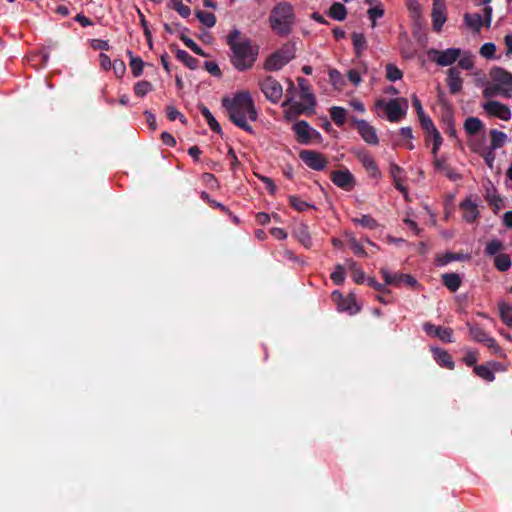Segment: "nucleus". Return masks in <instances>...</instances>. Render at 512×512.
<instances>
[{
	"mask_svg": "<svg viewBox=\"0 0 512 512\" xmlns=\"http://www.w3.org/2000/svg\"><path fill=\"white\" fill-rule=\"evenodd\" d=\"M221 103L234 125L249 134L255 133L248 120L256 121L258 113L249 91H239L232 98L223 97Z\"/></svg>",
	"mask_w": 512,
	"mask_h": 512,
	"instance_id": "nucleus-1",
	"label": "nucleus"
},
{
	"mask_svg": "<svg viewBox=\"0 0 512 512\" xmlns=\"http://www.w3.org/2000/svg\"><path fill=\"white\" fill-rule=\"evenodd\" d=\"M227 45L231 50L230 62L236 70L243 72L253 67L259 47L248 37L242 36L238 29H234L227 36Z\"/></svg>",
	"mask_w": 512,
	"mask_h": 512,
	"instance_id": "nucleus-2",
	"label": "nucleus"
},
{
	"mask_svg": "<svg viewBox=\"0 0 512 512\" xmlns=\"http://www.w3.org/2000/svg\"><path fill=\"white\" fill-rule=\"evenodd\" d=\"M270 29L279 37L290 35L297 23L293 5L286 1L277 3L268 17Z\"/></svg>",
	"mask_w": 512,
	"mask_h": 512,
	"instance_id": "nucleus-3",
	"label": "nucleus"
},
{
	"mask_svg": "<svg viewBox=\"0 0 512 512\" xmlns=\"http://www.w3.org/2000/svg\"><path fill=\"white\" fill-rule=\"evenodd\" d=\"M296 45L295 42L288 41L283 44L277 51L268 56L264 62L266 71H278L295 58Z\"/></svg>",
	"mask_w": 512,
	"mask_h": 512,
	"instance_id": "nucleus-4",
	"label": "nucleus"
},
{
	"mask_svg": "<svg viewBox=\"0 0 512 512\" xmlns=\"http://www.w3.org/2000/svg\"><path fill=\"white\" fill-rule=\"evenodd\" d=\"M297 82L300 88V98L306 102L307 105L295 102L292 106V109L296 114H311L314 112V107L316 106V98L311 92L310 84L308 80L303 77H299Z\"/></svg>",
	"mask_w": 512,
	"mask_h": 512,
	"instance_id": "nucleus-5",
	"label": "nucleus"
},
{
	"mask_svg": "<svg viewBox=\"0 0 512 512\" xmlns=\"http://www.w3.org/2000/svg\"><path fill=\"white\" fill-rule=\"evenodd\" d=\"M377 107H383L390 122L400 121L406 114L408 100L406 98H396L385 102L380 99L376 103Z\"/></svg>",
	"mask_w": 512,
	"mask_h": 512,
	"instance_id": "nucleus-6",
	"label": "nucleus"
},
{
	"mask_svg": "<svg viewBox=\"0 0 512 512\" xmlns=\"http://www.w3.org/2000/svg\"><path fill=\"white\" fill-rule=\"evenodd\" d=\"M431 61L439 66L446 67L454 64L461 56V49L448 48L446 50L430 49L427 52Z\"/></svg>",
	"mask_w": 512,
	"mask_h": 512,
	"instance_id": "nucleus-7",
	"label": "nucleus"
},
{
	"mask_svg": "<svg viewBox=\"0 0 512 512\" xmlns=\"http://www.w3.org/2000/svg\"><path fill=\"white\" fill-rule=\"evenodd\" d=\"M259 87L266 99L272 103H277L282 98L283 88L272 76H267L259 82Z\"/></svg>",
	"mask_w": 512,
	"mask_h": 512,
	"instance_id": "nucleus-8",
	"label": "nucleus"
},
{
	"mask_svg": "<svg viewBox=\"0 0 512 512\" xmlns=\"http://www.w3.org/2000/svg\"><path fill=\"white\" fill-rule=\"evenodd\" d=\"M490 77L496 85H499L504 97L511 96L512 74L509 71L501 67H495L490 71Z\"/></svg>",
	"mask_w": 512,
	"mask_h": 512,
	"instance_id": "nucleus-9",
	"label": "nucleus"
},
{
	"mask_svg": "<svg viewBox=\"0 0 512 512\" xmlns=\"http://www.w3.org/2000/svg\"><path fill=\"white\" fill-rule=\"evenodd\" d=\"M353 154L363 165L370 177L378 179L381 177V172L378 165L371 154L364 148L353 149Z\"/></svg>",
	"mask_w": 512,
	"mask_h": 512,
	"instance_id": "nucleus-10",
	"label": "nucleus"
},
{
	"mask_svg": "<svg viewBox=\"0 0 512 512\" xmlns=\"http://www.w3.org/2000/svg\"><path fill=\"white\" fill-rule=\"evenodd\" d=\"M351 123L355 126L362 139L370 145H378L379 138L376 129L365 120L357 119L352 116Z\"/></svg>",
	"mask_w": 512,
	"mask_h": 512,
	"instance_id": "nucleus-11",
	"label": "nucleus"
},
{
	"mask_svg": "<svg viewBox=\"0 0 512 512\" xmlns=\"http://www.w3.org/2000/svg\"><path fill=\"white\" fill-rule=\"evenodd\" d=\"M299 158L311 169L322 171L327 166V159L325 156L314 150H302L299 153Z\"/></svg>",
	"mask_w": 512,
	"mask_h": 512,
	"instance_id": "nucleus-12",
	"label": "nucleus"
},
{
	"mask_svg": "<svg viewBox=\"0 0 512 512\" xmlns=\"http://www.w3.org/2000/svg\"><path fill=\"white\" fill-rule=\"evenodd\" d=\"M330 179L337 187L345 191H351L356 184L354 175L347 168L332 171Z\"/></svg>",
	"mask_w": 512,
	"mask_h": 512,
	"instance_id": "nucleus-13",
	"label": "nucleus"
},
{
	"mask_svg": "<svg viewBox=\"0 0 512 512\" xmlns=\"http://www.w3.org/2000/svg\"><path fill=\"white\" fill-rule=\"evenodd\" d=\"M292 129L297 136V141L301 144H309L312 138L320 137V133L317 130L311 128L308 122L304 120L296 122Z\"/></svg>",
	"mask_w": 512,
	"mask_h": 512,
	"instance_id": "nucleus-14",
	"label": "nucleus"
},
{
	"mask_svg": "<svg viewBox=\"0 0 512 512\" xmlns=\"http://www.w3.org/2000/svg\"><path fill=\"white\" fill-rule=\"evenodd\" d=\"M485 112L491 116L499 118L503 121H508L511 118L510 108L496 100H490L482 105Z\"/></svg>",
	"mask_w": 512,
	"mask_h": 512,
	"instance_id": "nucleus-15",
	"label": "nucleus"
},
{
	"mask_svg": "<svg viewBox=\"0 0 512 512\" xmlns=\"http://www.w3.org/2000/svg\"><path fill=\"white\" fill-rule=\"evenodd\" d=\"M380 273L387 285L400 286L402 283H404L407 286L412 287L417 283L416 279L409 274H403V273L391 274L386 268H382L380 270Z\"/></svg>",
	"mask_w": 512,
	"mask_h": 512,
	"instance_id": "nucleus-16",
	"label": "nucleus"
},
{
	"mask_svg": "<svg viewBox=\"0 0 512 512\" xmlns=\"http://www.w3.org/2000/svg\"><path fill=\"white\" fill-rule=\"evenodd\" d=\"M445 82L451 94L456 95L462 91L463 79L458 68L450 67L447 70Z\"/></svg>",
	"mask_w": 512,
	"mask_h": 512,
	"instance_id": "nucleus-17",
	"label": "nucleus"
},
{
	"mask_svg": "<svg viewBox=\"0 0 512 512\" xmlns=\"http://www.w3.org/2000/svg\"><path fill=\"white\" fill-rule=\"evenodd\" d=\"M423 329L428 335L437 337L443 342H453V330L451 328L435 326L432 323L426 322L423 325Z\"/></svg>",
	"mask_w": 512,
	"mask_h": 512,
	"instance_id": "nucleus-18",
	"label": "nucleus"
},
{
	"mask_svg": "<svg viewBox=\"0 0 512 512\" xmlns=\"http://www.w3.org/2000/svg\"><path fill=\"white\" fill-rule=\"evenodd\" d=\"M431 16L433 30L440 32L446 22L445 5L439 1H434Z\"/></svg>",
	"mask_w": 512,
	"mask_h": 512,
	"instance_id": "nucleus-19",
	"label": "nucleus"
},
{
	"mask_svg": "<svg viewBox=\"0 0 512 512\" xmlns=\"http://www.w3.org/2000/svg\"><path fill=\"white\" fill-rule=\"evenodd\" d=\"M434 167L437 171L442 172L451 181H458L462 179V175L451 168L445 159L435 158Z\"/></svg>",
	"mask_w": 512,
	"mask_h": 512,
	"instance_id": "nucleus-20",
	"label": "nucleus"
},
{
	"mask_svg": "<svg viewBox=\"0 0 512 512\" xmlns=\"http://www.w3.org/2000/svg\"><path fill=\"white\" fill-rule=\"evenodd\" d=\"M431 352L434 360L444 368L449 370L454 369V362L452 360L451 355L442 348H431Z\"/></svg>",
	"mask_w": 512,
	"mask_h": 512,
	"instance_id": "nucleus-21",
	"label": "nucleus"
},
{
	"mask_svg": "<svg viewBox=\"0 0 512 512\" xmlns=\"http://www.w3.org/2000/svg\"><path fill=\"white\" fill-rule=\"evenodd\" d=\"M460 209L463 211V219L468 223L474 222L479 216L477 205L469 198L461 202Z\"/></svg>",
	"mask_w": 512,
	"mask_h": 512,
	"instance_id": "nucleus-22",
	"label": "nucleus"
},
{
	"mask_svg": "<svg viewBox=\"0 0 512 512\" xmlns=\"http://www.w3.org/2000/svg\"><path fill=\"white\" fill-rule=\"evenodd\" d=\"M332 295L334 297L337 295L339 297V299L341 300L338 305H339V308L342 311H346V312H348L351 315L356 314L357 312H359L360 308L358 307V305L356 303V300H355V297L353 295H349L346 298H344L342 296V294H340V293H338L336 291L333 292Z\"/></svg>",
	"mask_w": 512,
	"mask_h": 512,
	"instance_id": "nucleus-23",
	"label": "nucleus"
},
{
	"mask_svg": "<svg viewBox=\"0 0 512 512\" xmlns=\"http://www.w3.org/2000/svg\"><path fill=\"white\" fill-rule=\"evenodd\" d=\"M170 48L175 50L176 58L183 62L189 69L195 70L198 68V59L192 57L187 51L179 49L175 44H172Z\"/></svg>",
	"mask_w": 512,
	"mask_h": 512,
	"instance_id": "nucleus-24",
	"label": "nucleus"
},
{
	"mask_svg": "<svg viewBox=\"0 0 512 512\" xmlns=\"http://www.w3.org/2000/svg\"><path fill=\"white\" fill-rule=\"evenodd\" d=\"M294 235L303 246L306 248H311L312 239L310 236L309 228L306 224L300 223L297 225L294 229Z\"/></svg>",
	"mask_w": 512,
	"mask_h": 512,
	"instance_id": "nucleus-25",
	"label": "nucleus"
},
{
	"mask_svg": "<svg viewBox=\"0 0 512 512\" xmlns=\"http://www.w3.org/2000/svg\"><path fill=\"white\" fill-rule=\"evenodd\" d=\"M198 108H199V111L202 114V116L207 121V124L210 127V129L213 132L221 135L222 134V128H221L220 124L217 122V120L215 119V117L212 115L210 110L204 104H202V103H200L198 105Z\"/></svg>",
	"mask_w": 512,
	"mask_h": 512,
	"instance_id": "nucleus-26",
	"label": "nucleus"
},
{
	"mask_svg": "<svg viewBox=\"0 0 512 512\" xmlns=\"http://www.w3.org/2000/svg\"><path fill=\"white\" fill-rule=\"evenodd\" d=\"M352 44L356 57L360 58L363 52L367 49L368 44L366 37L363 33L353 32L351 34Z\"/></svg>",
	"mask_w": 512,
	"mask_h": 512,
	"instance_id": "nucleus-27",
	"label": "nucleus"
},
{
	"mask_svg": "<svg viewBox=\"0 0 512 512\" xmlns=\"http://www.w3.org/2000/svg\"><path fill=\"white\" fill-rule=\"evenodd\" d=\"M442 283L451 292H456L460 288L462 280L457 273H445L442 275Z\"/></svg>",
	"mask_w": 512,
	"mask_h": 512,
	"instance_id": "nucleus-28",
	"label": "nucleus"
},
{
	"mask_svg": "<svg viewBox=\"0 0 512 512\" xmlns=\"http://www.w3.org/2000/svg\"><path fill=\"white\" fill-rule=\"evenodd\" d=\"M465 24L472 28L474 31L479 32L480 29L485 26V22L479 13H466L464 15Z\"/></svg>",
	"mask_w": 512,
	"mask_h": 512,
	"instance_id": "nucleus-29",
	"label": "nucleus"
},
{
	"mask_svg": "<svg viewBox=\"0 0 512 512\" xmlns=\"http://www.w3.org/2000/svg\"><path fill=\"white\" fill-rule=\"evenodd\" d=\"M483 128V122L477 117H468L464 122V129L469 135H475Z\"/></svg>",
	"mask_w": 512,
	"mask_h": 512,
	"instance_id": "nucleus-30",
	"label": "nucleus"
},
{
	"mask_svg": "<svg viewBox=\"0 0 512 512\" xmlns=\"http://www.w3.org/2000/svg\"><path fill=\"white\" fill-rule=\"evenodd\" d=\"M330 117L338 127H342L347 120V111L343 107L333 106L330 108Z\"/></svg>",
	"mask_w": 512,
	"mask_h": 512,
	"instance_id": "nucleus-31",
	"label": "nucleus"
},
{
	"mask_svg": "<svg viewBox=\"0 0 512 512\" xmlns=\"http://www.w3.org/2000/svg\"><path fill=\"white\" fill-rule=\"evenodd\" d=\"M328 16L334 20L343 21L347 16V9L342 3L335 2L329 8Z\"/></svg>",
	"mask_w": 512,
	"mask_h": 512,
	"instance_id": "nucleus-32",
	"label": "nucleus"
},
{
	"mask_svg": "<svg viewBox=\"0 0 512 512\" xmlns=\"http://www.w3.org/2000/svg\"><path fill=\"white\" fill-rule=\"evenodd\" d=\"M467 325L469 327V334L474 341L485 344L490 338L487 332L479 325H471L469 323Z\"/></svg>",
	"mask_w": 512,
	"mask_h": 512,
	"instance_id": "nucleus-33",
	"label": "nucleus"
},
{
	"mask_svg": "<svg viewBox=\"0 0 512 512\" xmlns=\"http://www.w3.org/2000/svg\"><path fill=\"white\" fill-rule=\"evenodd\" d=\"M499 316L502 322L508 327L512 328V306L507 302H500L499 305Z\"/></svg>",
	"mask_w": 512,
	"mask_h": 512,
	"instance_id": "nucleus-34",
	"label": "nucleus"
},
{
	"mask_svg": "<svg viewBox=\"0 0 512 512\" xmlns=\"http://www.w3.org/2000/svg\"><path fill=\"white\" fill-rule=\"evenodd\" d=\"M348 269L351 271V276L357 284H363L365 281V273L357 262L347 260Z\"/></svg>",
	"mask_w": 512,
	"mask_h": 512,
	"instance_id": "nucleus-35",
	"label": "nucleus"
},
{
	"mask_svg": "<svg viewBox=\"0 0 512 512\" xmlns=\"http://www.w3.org/2000/svg\"><path fill=\"white\" fill-rule=\"evenodd\" d=\"M473 371L478 377L485 381L492 382L495 379V374L488 363L474 366Z\"/></svg>",
	"mask_w": 512,
	"mask_h": 512,
	"instance_id": "nucleus-36",
	"label": "nucleus"
},
{
	"mask_svg": "<svg viewBox=\"0 0 512 512\" xmlns=\"http://www.w3.org/2000/svg\"><path fill=\"white\" fill-rule=\"evenodd\" d=\"M491 136V150L501 148L506 142L507 135L504 132L493 129L490 131Z\"/></svg>",
	"mask_w": 512,
	"mask_h": 512,
	"instance_id": "nucleus-37",
	"label": "nucleus"
},
{
	"mask_svg": "<svg viewBox=\"0 0 512 512\" xmlns=\"http://www.w3.org/2000/svg\"><path fill=\"white\" fill-rule=\"evenodd\" d=\"M167 5L169 8L177 11L183 18H187L191 14V9L184 5L182 0H169Z\"/></svg>",
	"mask_w": 512,
	"mask_h": 512,
	"instance_id": "nucleus-38",
	"label": "nucleus"
},
{
	"mask_svg": "<svg viewBox=\"0 0 512 512\" xmlns=\"http://www.w3.org/2000/svg\"><path fill=\"white\" fill-rule=\"evenodd\" d=\"M352 222L370 230L378 227L377 221L370 215H362L360 218H353Z\"/></svg>",
	"mask_w": 512,
	"mask_h": 512,
	"instance_id": "nucleus-39",
	"label": "nucleus"
},
{
	"mask_svg": "<svg viewBox=\"0 0 512 512\" xmlns=\"http://www.w3.org/2000/svg\"><path fill=\"white\" fill-rule=\"evenodd\" d=\"M130 56V68L134 77H139L143 72L144 62L140 57H134L131 51H128Z\"/></svg>",
	"mask_w": 512,
	"mask_h": 512,
	"instance_id": "nucleus-40",
	"label": "nucleus"
},
{
	"mask_svg": "<svg viewBox=\"0 0 512 512\" xmlns=\"http://www.w3.org/2000/svg\"><path fill=\"white\" fill-rule=\"evenodd\" d=\"M179 38L185 44V46L191 49L195 54L202 57H208V54H206L204 50L194 42V40L186 36L184 33H181Z\"/></svg>",
	"mask_w": 512,
	"mask_h": 512,
	"instance_id": "nucleus-41",
	"label": "nucleus"
},
{
	"mask_svg": "<svg viewBox=\"0 0 512 512\" xmlns=\"http://www.w3.org/2000/svg\"><path fill=\"white\" fill-rule=\"evenodd\" d=\"M494 265L499 271L505 272L511 267V259L508 254L500 253L496 255Z\"/></svg>",
	"mask_w": 512,
	"mask_h": 512,
	"instance_id": "nucleus-42",
	"label": "nucleus"
},
{
	"mask_svg": "<svg viewBox=\"0 0 512 512\" xmlns=\"http://www.w3.org/2000/svg\"><path fill=\"white\" fill-rule=\"evenodd\" d=\"M196 17L199 19V21L204 24L205 26L211 28L216 24V17L211 12H206L202 10L196 11Z\"/></svg>",
	"mask_w": 512,
	"mask_h": 512,
	"instance_id": "nucleus-43",
	"label": "nucleus"
},
{
	"mask_svg": "<svg viewBox=\"0 0 512 512\" xmlns=\"http://www.w3.org/2000/svg\"><path fill=\"white\" fill-rule=\"evenodd\" d=\"M403 77L402 71L394 64L389 63L386 65V78L389 81L395 82Z\"/></svg>",
	"mask_w": 512,
	"mask_h": 512,
	"instance_id": "nucleus-44",
	"label": "nucleus"
},
{
	"mask_svg": "<svg viewBox=\"0 0 512 512\" xmlns=\"http://www.w3.org/2000/svg\"><path fill=\"white\" fill-rule=\"evenodd\" d=\"M330 279L335 285H342L345 281V269L341 264L335 266V270L331 273Z\"/></svg>",
	"mask_w": 512,
	"mask_h": 512,
	"instance_id": "nucleus-45",
	"label": "nucleus"
},
{
	"mask_svg": "<svg viewBox=\"0 0 512 512\" xmlns=\"http://www.w3.org/2000/svg\"><path fill=\"white\" fill-rule=\"evenodd\" d=\"M153 86L149 81H139L134 85V93L138 97H144L148 92L152 91Z\"/></svg>",
	"mask_w": 512,
	"mask_h": 512,
	"instance_id": "nucleus-46",
	"label": "nucleus"
},
{
	"mask_svg": "<svg viewBox=\"0 0 512 512\" xmlns=\"http://www.w3.org/2000/svg\"><path fill=\"white\" fill-rule=\"evenodd\" d=\"M289 203L295 210L300 212L313 207L312 205H310L309 203L295 195L289 196Z\"/></svg>",
	"mask_w": 512,
	"mask_h": 512,
	"instance_id": "nucleus-47",
	"label": "nucleus"
},
{
	"mask_svg": "<svg viewBox=\"0 0 512 512\" xmlns=\"http://www.w3.org/2000/svg\"><path fill=\"white\" fill-rule=\"evenodd\" d=\"M504 249V245L499 240H492L487 243L485 247V253L489 256H494Z\"/></svg>",
	"mask_w": 512,
	"mask_h": 512,
	"instance_id": "nucleus-48",
	"label": "nucleus"
},
{
	"mask_svg": "<svg viewBox=\"0 0 512 512\" xmlns=\"http://www.w3.org/2000/svg\"><path fill=\"white\" fill-rule=\"evenodd\" d=\"M200 197H201V199L206 201L211 207L220 209L221 211H223L224 213H227L229 215L231 214L230 210L226 206H224L222 203H220L216 200L211 199L207 192L203 191L201 193Z\"/></svg>",
	"mask_w": 512,
	"mask_h": 512,
	"instance_id": "nucleus-49",
	"label": "nucleus"
},
{
	"mask_svg": "<svg viewBox=\"0 0 512 512\" xmlns=\"http://www.w3.org/2000/svg\"><path fill=\"white\" fill-rule=\"evenodd\" d=\"M368 15L371 20V26L374 28L376 26V19L384 15V10L380 5H376L368 10Z\"/></svg>",
	"mask_w": 512,
	"mask_h": 512,
	"instance_id": "nucleus-50",
	"label": "nucleus"
},
{
	"mask_svg": "<svg viewBox=\"0 0 512 512\" xmlns=\"http://www.w3.org/2000/svg\"><path fill=\"white\" fill-rule=\"evenodd\" d=\"M421 127L427 132L430 133L434 129H436L432 119L427 116L425 113L418 116Z\"/></svg>",
	"mask_w": 512,
	"mask_h": 512,
	"instance_id": "nucleus-51",
	"label": "nucleus"
},
{
	"mask_svg": "<svg viewBox=\"0 0 512 512\" xmlns=\"http://www.w3.org/2000/svg\"><path fill=\"white\" fill-rule=\"evenodd\" d=\"M496 51V46L493 43H485L480 48V54L481 56L491 59L494 57Z\"/></svg>",
	"mask_w": 512,
	"mask_h": 512,
	"instance_id": "nucleus-52",
	"label": "nucleus"
},
{
	"mask_svg": "<svg viewBox=\"0 0 512 512\" xmlns=\"http://www.w3.org/2000/svg\"><path fill=\"white\" fill-rule=\"evenodd\" d=\"M467 71H470L474 68V60L472 56H465L459 59L457 67Z\"/></svg>",
	"mask_w": 512,
	"mask_h": 512,
	"instance_id": "nucleus-53",
	"label": "nucleus"
},
{
	"mask_svg": "<svg viewBox=\"0 0 512 512\" xmlns=\"http://www.w3.org/2000/svg\"><path fill=\"white\" fill-rule=\"evenodd\" d=\"M204 68L213 76L220 77L222 74L218 64L214 61H206L204 63Z\"/></svg>",
	"mask_w": 512,
	"mask_h": 512,
	"instance_id": "nucleus-54",
	"label": "nucleus"
},
{
	"mask_svg": "<svg viewBox=\"0 0 512 512\" xmlns=\"http://www.w3.org/2000/svg\"><path fill=\"white\" fill-rule=\"evenodd\" d=\"M485 345L492 350V352L499 357H504L503 349L497 344L496 340L493 337H490Z\"/></svg>",
	"mask_w": 512,
	"mask_h": 512,
	"instance_id": "nucleus-55",
	"label": "nucleus"
},
{
	"mask_svg": "<svg viewBox=\"0 0 512 512\" xmlns=\"http://www.w3.org/2000/svg\"><path fill=\"white\" fill-rule=\"evenodd\" d=\"M498 94L502 95V90L500 89L499 85H496L494 82H493V85H491L489 87H486L483 90V96L485 98H491V97H494V96H496Z\"/></svg>",
	"mask_w": 512,
	"mask_h": 512,
	"instance_id": "nucleus-56",
	"label": "nucleus"
},
{
	"mask_svg": "<svg viewBox=\"0 0 512 512\" xmlns=\"http://www.w3.org/2000/svg\"><path fill=\"white\" fill-rule=\"evenodd\" d=\"M112 68L117 77H122L126 71L125 63L119 59L113 61Z\"/></svg>",
	"mask_w": 512,
	"mask_h": 512,
	"instance_id": "nucleus-57",
	"label": "nucleus"
},
{
	"mask_svg": "<svg viewBox=\"0 0 512 512\" xmlns=\"http://www.w3.org/2000/svg\"><path fill=\"white\" fill-rule=\"evenodd\" d=\"M367 284L370 287L374 288L376 291H379L381 293H389L390 292L388 289H386V285H387L386 283L381 284V283L377 282L375 280V278H368Z\"/></svg>",
	"mask_w": 512,
	"mask_h": 512,
	"instance_id": "nucleus-58",
	"label": "nucleus"
},
{
	"mask_svg": "<svg viewBox=\"0 0 512 512\" xmlns=\"http://www.w3.org/2000/svg\"><path fill=\"white\" fill-rule=\"evenodd\" d=\"M329 79L334 86L342 85L343 83L342 75L336 69L329 70Z\"/></svg>",
	"mask_w": 512,
	"mask_h": 512,
	"instance_id": "nucleus-59",
	"label": "nucleus"
},
{
	"mask_svg": "<svg viewBox=\"0 0 512 512\" xmlns=\"http://www.w3.org/2000/svg\"><path fill=\"white\" fill-rule=\"evenodd\" d=\"M91 46L95 50H102V51H107L110 48L108 41L101 40V39L92 40Z\"/></svg>",
	"mask_w": 512,
	"mask_h": 512,
	"instance_id": "nucleus-60",
	"label": "nucleus"
},
{
	"mask_svg": "<svg viewBox=\"0 0 512 512\" xmlns=\"http://www.w3.org/2000/svg\"><path fill=\"white\" fill-rule=\"evenodd\" d=\"M350 245H351V249L353 250V252L356 255H361V256L366 255V252H365L363 246L355 238H352L350 240Z\"/></svg>",
	"mask_w": 512,
	"mask_h": 512,
	"instance_id": "nucleus-61",
	"label": "nucleus"
},
{
	"mask_svg": "<svg viewBox=\"0 0 512 512\" xmlns=\"http://www.w3.org/2000/svg\"><path fill=\"white\" fill-rule=\"evenodd\" d=\"M461 259V255L460 254H456V253H446L441 259H440V264L441 265H447L448 263H450L451 261H455V260H459Z\"/></svg>",
	"mask_w": 512,
	"mask_h": 512,
	"instance_id": "nucleus-62",
	"label": "nucleus"
},
{
	"mask_svg": "<svg viewBox=\"0 0 512 512\" xmlns=\"http://www.w3.org/2000/svg\"><path fill=\"white\" fill-rule=\"evenodd\" d=\"M144 116L146 118V121H147V124H148L149 128L151 130H156L157 123H156L155 115L151 111L146 110L144 112Z\"/></svg>",
	"mask_w": 512,
	"mask_h": 512,
	"instance_id": "nucleus-63",
	"label": "nucleus"
},
{
	"mask_svg": "<svg viewBox=\"0 0 512 512\" xmlns=\"http://www.w3.org/2000/svg\"><path fill=\"white\" fill-rule=\"evenodd\" d=\"M100 65L104 70H109L112 67L113 62L110 57L104 53L99 55Z\"/></svg>",
	"mask_w": 512,
	"mask_h": 512,
	"instance_id": "nucleus-64",
	"label": "nucleus"
}]
</instances>
